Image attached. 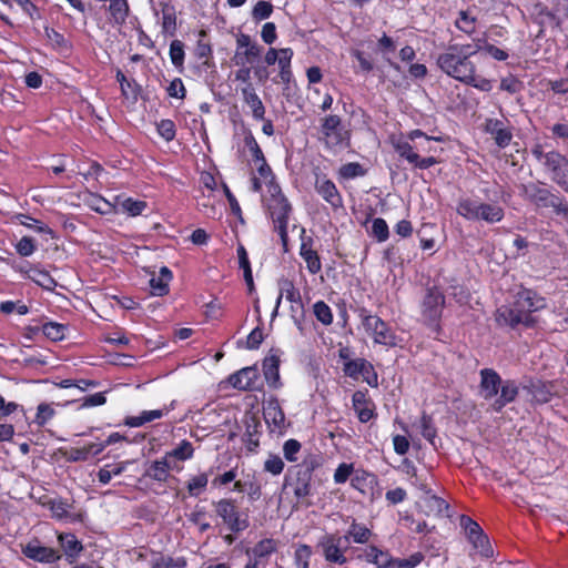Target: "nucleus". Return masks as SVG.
Returning <instances> with one entry per match:
<instances>
[{"label":"nucleus","mask_w":568,"mask_h":568,"mask_svg":"<svg viewBox=\"0 0 568 568\" xmlns=\"http://www.w3.org/2000/svg\"><path fill=\"white\" fill-rule=\"evenodd\" d=\"M481 39L476 44L470 43L449 44L444 52L437 57L438 68L452 79L463 84L473 87L483 92H489L493 89L490 80L477 74V65L473 57L481 49Z\"/></svg>","instance_id":"1"},{"label":"nucleus","mask_w":568,"mask_h":568,"mask_svg":"<svg viewBox=\"0 0 568 568\" xmlns=\"http://www.w3.org/2000/svg\"><path fill=\"white\" fill-rule=\"evenodd\" d=\"M433 141H442L440 138H435L426 134L420 129H415L402 134L398 138H392L390 142L397 155L407 161L413 169L427 170L440 161L434 155L420 156L418 152L433 153L436 149L433 148Z\"/></svg>","instance_id":"2"},{"label":"nucleus","mask_w":568,"mask_h":568,"mask_svg":"<svg viewBox=\"0 0 568 568\" xmlns=\"http://www.w3.org/2000/svg\"><path fill=\"white\" fill-rule=\"evenodd\" d=\"M545 306V297L531 288L521 287L514 295L510 306H503L497 310L496 321L510 327H516L519 324L534 327L536 320L532 313L542 310Z\"/></svg>","instance_id":"3"},{"label":"nucleus","mask_w":568,"mask_h":568,"mask_svg":"<svg viewBox=\"0 0 568 568\" xmlns=\"http://www.w3.org/2000/svg\"><path fill=\"white\" fill-rule=\"evenodd\" d=\"M213 507L216 516L230 532L241 534L250 527L248 509H241L235 498H221L213 501Z\"/></svg>","instance_id":"4"},{"label":"nucleus","mask_w":568,"mask_h":568,"mask_svg":"<svg viewBox=\"0 0 568 568\" xmlns=\"http://www.w3.org/2000/svg\"><path fill=\"white\" fill-rule=\"evenodd\" d=\"M362 326L373 342L388 348L396 347L397 335L395 331L378 315H373L366 307H361L357 311Z\"/></svg>","instance_id":"5"},{"label":"nucleus","mask_w":568,"mask_h":568,"mask_svg":"<svg viewBox=\"0 0 568 568\" xmlns=\"http://www.w3.org/2000/svg\"><path fill=\"white\" fill-rule=\"evenodd\" d=\"M457 213L469 221H485L494 224L504 220L505 210L497 203L477 202L471 199H462L457 203Z\"/></svg>","instance_id":"6"},{"label":"nucleus","mask_w":568,"mask_h":568,"mask_svg":"<svg viewBox=\"0 0 568 568\" xmlns=\"http://www.w3.org/2000/svg\"><path fill=\"white\" fill-rule=\"evenodd\" d=\"M446 297L440 287L433 285L426 288L420 304L422 322L433 332L439 333Z\"/></svg>","instance_id":"7"},{"label":"nucleus","mask_w":568,"mask_h":568,"mask_svg":"<svg viewBox=\"0 0 568 568\" xmlns=\"http://www.w3.org/2000/svg\"><path fill=\"white\" fill-rule=\"evenodd\" d=\"M520 195L539 209H552L558 215H568V205L564 199L537 183L521 184Z\"/></svg>","instance_id":"8"},{"label":"nucleus","mask_w":568,"mask_h":568,"mask_svg":"<svg viewBox=\"0 0 568 568\" xmlns=\"http://www.w3.org/2000/svg\"><path fill=\"white\" fill-rule=\"evenodd\" d=\"M267 192L270 196L266 200V212L273 225L288 224L293 207L282 192L280 184L276 181H267Z\"/></svg>","instance_id":"9"},{"label":"nucleus","mask_w":568,"mask_h":568,"mask_svg":"<svg viewBox=\"0 0 568 568\" xmlns=\"http://www.w3.org/2000/svg\"><path fill=\"white\" fill-rule=\"evenodd\" d=\"M459 526L473 549L484 558L493 557L494 550L489 537L476 520L468 515H462L459 517Z\"/></svg>","instance_id":"10"},{"label":"nucleus","mask_w":568,"mask_h":568,"mask_svg":"<svg viewBox=\"0 0 568 568\" xmlns=\"http://www.w3.org/2000/svg\"><path fill=\"white\" fill-rule=\"evenodd\" d=\"M320 132L321 140L329 149L339 146L347 139V132L344 130L339 115L329 114L321 120Z\"/></svg>","instance_id":"11"},{"label":"nucleus","mask_w":568,"mask_h":568,"mask_svg":"<svg viewBox=\"0 0 568 568\" xmlns=\"http://www.w3.org/2000/svg\"><path fill=\"white\" fill-rule=\"evenodd\" d=\"M314 190L333 211L344 207L343 196L327 174L314 172Z\"/></svg>","instance_id":"12"},{"label":"nucleus","mask_w":568,"mask_h":568,"mask_svg":"<svg viewBox=\"0 0 568 568\" xmlns=\"http://www.w3.org/2000/svg\"><path fill=\"white\" fill-rule=\"evenodd\" d=\"M544 166L551 180L568 193V159L557 151H549Z\"/></svg>","instance_id":"13"},{"label":"nucleus","mask_w":568,"mask_h":568,"mask_svg":"<svg viewBox=\"0 0 568 568\" xmlns=\"http://www.w3.org/2000/svg\"><path fill=\"white\" fill-rule=\"evenodd\" d=\"M300 256L306 264V270L311 275H316L322 271V261L316 248V241L313 236L306 235V230L301 229Z\"/></svg>","instance_id":"14"},{"label":"nucleus","mask_w":568,"mask_h":568,"mask_svg":"<svg viewBox=\"0 0 568 568\" xmlns=\"http://www.w3.org/2000/svg\"><path fill=\"white\" fill-rule=\"evenodd\" d=\"M525 389L531 396V402L537 405L547 404L554 397L560 396L557 381L530 379Z\"/></svg>","instance_id":"15"},{"label":"nucleus","mask_w":568,"mask_h":568,"mask_svg":"<svg viewBox=\"0 0 568 568\" xmlns=\"http://www.w3.org/2000/svg\"><path fill=\"white\" fill-rule=\"evenodd\" d=\"M484 132L494 140L499 149H506L513 140V128L508 120L488 118L484 123Z\"/></svg>","instance_id":"16"},{"label":"nucleus","mask_w":568,"mask_h":568,"mask_svg":"<svg viewBox=\"0 0 568 568\" xmlns=\"http://www.w3.org/2000/svg\"><path fill=\"white\" fill-rule=\"evenodd\" d=\"M264 420L271 433L283 435L286 433L288 424L285 420V414L276 397H270L263 408Z\"/></svg>","instance_id":"17"},{"label":"nucleus","mask_w":568,"mask_h":568,"mask_svg":"<svg viewBox=\"0 0 568 568\" xmlns=\"http://www.w3.org/2000/svg\"><path fill=\"white\" fill-rule=\"evenodd\" d=\"M21 552L28 559L41 564H54L62 557L59 550L42 546L38 539H33L22 546Z\"/></svg>","instance_id":"18"},{"label":"nucleus","mask_w":568,"mask_h":568,"mask_svg":"<svg viewBox=\"0 0 568 568\" xmlns=\"http://www.w3.org/2000/svg\"><path fill=\"white\" fill-rule=\"evenodd\" d=\"M182 469L183 466L178 463H171L165 456H163L146 464L143 477L163 484L170 478L171 470L179 473Z\"/></svg>","instance_id":"19"},{"label":"nucleus","mask_w":568,"mask_h":568,"mask_svg":"<svg viewBox=\"0 0 568 568\" xmlns=\"http://www.w3.org/2000/svg\"><path fill=\"white\" fill-rule=\"evenodd\" d=\"M352 405L361 423L365 424L377 417L376 405L366 388L353 393Z\"/></svg>","instance_id":"20"},{"label":"nucleus","mask_w":568,"mask_h":568,"mask_svg":"<svg viewBox=\"0 0 568 568\" xmlns=\"http://www.w3.org/2000/svg\"><path fill=\"white\" fill-rule=\"evenodd\" d=\"M280 349L271 348L262 363L264 378L272 389H280L283 386L280 376Z\"/></svg>","instance_id":"21"},{"label":"nucleus","mask_w":568,"mask_h":568,"mask_svg":"<svg viewBox=\"0 0 568 568\" xmlns=\"http://www.w3.org/2000/svg\"><path fill=\"white\" fill-rule=\"evenodd\" d=\"M479 393L485 400L495 399L503 386L504 379L494 368H483L479 372Z\"/></svg>","instance_id":"22"},{"label":"nucleus","mask_w":568,"mask_h":568,"mask_svg":"<svg viewBox=\"0 0 568 568\" xmlns=\"http://www.w3.org/2000/svg\"><path fill=\"white\" fill-rule=\"evenodd\" d=\"M262 48L251 40V37L245 33H240L236 38V64L244 65L252 63L261 54Z\"/></svg>","instance_id":"23"},{"label":"nucleus","mask_w":568,"mask_h":568,"mask_svg":"<svg viewBox=\"0 0 568 568\" xmlns=\"http://www.w3.org/2000/svg\"><path fill=\"white\" fill-rule=\"evenodd\" d=\"M115 80L120 84L121 95L130 105H135L142 98L143 89L133 78H126L121 69L115 72Z\"/></svg>","instance_id":"24"},{"label":"nucleus","mask_w":568,"mask_h":568,"mask_svg":"<svg viewBox=\"0 0 568 568\" xmlns=\"http://www.w3.org/2000/svg\"><path fill=\"white\" fill-rule=\"evenodd\" d=\"M258 371L254 366L241 368L236 373L230 375V384L239 390H255L258 381Z\"/></svg>","instance_id":"25"},{"label":"nucleus","mask_w":568,"mask_h":568,"mask_svg":"<svg viewBox=\"0 0 568 568\" xmlns=\"http://www.w3.org/2000/svg\"><path fill=\"white\" fill-rule=\"evenodd\" d=\"M422 511L428 517H449V504L442 497L426 490V495L420 500Z\"/></svg>","instance_id":"26"},{"label":"nucleus","mask_w":568,"mask_h":568,"mask_svg":"<svg viewBox=\"0 0 568 568\" xmlns=\"http://www.w3.org/2000/svg\"><path fill=\"white\" fill-rule=\"evenodd\" d=\"M519 395V385L515 379H504L498 395L495 397L491 408L500 413L507 405L514 403Z\"/></svg>","instance_id":"27"},{"label":"nucleus","mask_w":568,"mask_h":568,"mask_svg":"<svg viewBox=\"0 0 568 568\" xmlns=\"http://www.w3.org/2000/svg\"><path fill=\"white\" fill-rule=\"evenodd\" d=\"M343 538L344 537L336 535H326L322 539L321 546L323 548V555L326 561L338 565H344L347 562V559L341 549V541Z\"/></svg>","instance_id":"28"},{"label":"nucleus","mask_w":568,"mask_h":568,"mask_svg":"<svg viewBox=\"0 0 568 568\" xmlns=\"http://www.w3.org/2000/svg\"><path fill=\"white\" fill-rule=\"evenodd\" d=\"M351 486L362 495H374V490L378 486V477L363 468L356 469L351 478Z\"/></svg>","instance_id":"29"},{"label":"nucleus","mask_w":568,"mask_h":568,"mask_svg":"<svg viewBox=\"0 0 568 568\" xmlns=\"http://www.w3.org/2000/svg\"><path fill=\"white\" fill-rule=\"evenodd\" d=\"M244 425L243 443L248 452L254 453L260 447L262 424L255 415H248L244 418Z\"/></svg>","instance_id":"30"},{"label":"nucleus","mask_w":568,"mask_h":568,"mask_svg":"<svg viewBox=\"0 0 568 568\" xmlns=\"http://www.w3.org/2000/svg\"><path fill=\"white\" fill-rule=\"evenodd\" d=\"M240 92L244 103L250 108L253 119L264 120L266 109L256 93L255 87H240Z\"/></svg>","instance_id":"31"},{"label":"nucleus","mask_w":568,"mask_h":568,"mask_svg":"<svg viewBox=\"0 0 568 568\" xmlns=\"http://www.w3.org/2000/svg\"><path fill=\"white\" fill-rule=\"evenodd\" d=\"M313 476L295 466L294 478L290 485L294 496L301 500L312 495Z\"/></svg>","instance_id":"32"},{"label":"nucleus","mask_w":568,"mask_h":568,"mask_svg":"<svg viewBox=\"0 0 568 568\" xmlns=\"http://www.w3.org/2000/svg\"><path fill=\"white\" fill-rule=\"evenodd\" d=\"M58 540L68 562H75L83 550L82 542L77 538L74 534L71 532L60 534Z\"/></svg>","instance_id":"33"},{"label":"nucleus","mask_w":568,"mask_h":568,"mask_svg":"<svg viewBox=\"0 0 568 568\" xmlns=\"http://www.w3.org/2000/svg\"><path fill=\"white\" fill-rule=\"evenodd\" d=\"M151 568H186L187 559L184 556L172 557L161 551L150 549Z\"/></svg>","instance_id":"34"},{"label":"nucleus","mask_w":568,"mask_h":568,"mask_svg":"<svg viewBox=\"0 0 568 568\" xmlns=\"http://www.w3.org/2000/svg\"><path fill=\"white\" fill-rule=\"evenodd\" d=\"M173 278L172 271L168 266H162L158 275L150 278L151 293L154 296H164L170 291V282Z\"/></svg>","instance_id":"35"},{"label":"nucleus","mask_w":568,"mask_h":568,"mask_svg":"<svg viewBox=\"0 0 568 568\" xmlns=\"http://www.w3.org/2000/svg\"><path fill=\"white\" fill-rule=\"evenodd\" d=\"M282 297H285L292 304L298 305L301 308L303 307V301L301 296V292L295 287L294 283L291 280H284L280 283V295L276 300V306L274 313H276L278 305L281 304Z\"/></svg>","instance_id":"36"},{"label":"nucleus","mask_w":568,"mask_h":568,"mask_svg":"<svg viewBox=\"0 0 568 568\" xmlns=\"http://www.w3.org/2000/svg\"><path fill=\"white\" fill-rule=\"evenodd\" d=\"M164 456L171 462H186L193 458L194 447L193 444L186 439L181 440L176 447L166 452Z\"/></svg>","instance_id":"37"},{"label":"nucleus","mask_w":568,"mask_h":568,"mask_svg":"<svg viewBox=\"0 0 568 568\" xmlns=\"http://www.w3.org/2000/svg\"><path fill=\"white\" fill-rule=\"evenodd\" d=\"M424 560V555L420 551L412 554L408 558H394L388 556V559L382 564L383 568H415Z\"/></svg>","instance_id":"38"},{"label":"nucleus","mask_w":568,"mask_h":568,"mask_svg":"<svg viewBox=\"0 0 568 568\" xmlns=\"http://www.w3.org/2000/svg\"><path fill=\"white\" fill-rule=\"evenodd\" d=\"M277 551V541L273 538H264L256 542L252 549H247L246 554H252L253 558L257 561L267 559L271 555Z\"/></svg>","instance_id":"39"},{"label":"nucleus","mask_w":568,"mask_h":568,"mask_svg":"<svg viewBox=\"0 0 568 568\" xmlns=\"http://www.w3.org/2000/svg\"><path fill=\"white\" fill-rule=\"evenodd\" d=\"M478 19L471 14L469 9L460 10L454 22L455 27L466 36L470 37L476 32Z\"/></svg>","instance_id":"40"},{"label":"nucleus","mask_w":568,"mask_h":568,"mask_svg":"<svg viewBox=\"0 0 568 568\" xmlns=\"http://www.w3.org/2000/svg\"><path fill=\"white\" fill-rule=\"evenodd\" d=\"M43 505L51 511L52 518L58 520L68 518L72 508V504L62 497L50 498Z\"/></svg>","instance_id":"41"},{"label":"nucleus","mask_w":568,"mask_h":568,"mask_svg":"<svg viewBox=\"0 0 568 568\" xmlns=\"http://www.w3.org/2000/svg\"><path fill=\"white\" fill-rule=\"evenodd\" d=\"M109 13L116 26H123L130 13L128 0H110Z\"/></svg>","instance_id":"42"},{"label":"nucleus","mask_w":568,"mask_h":568,"mask_svg":"<svg viewBox=\"0 0 568 568\" xmlns=\"http://www.w3.org/2000/svg\"><path fill=\"white\" fill-rule=\"evenodd\" d=\"M55 416L57 410L53 404L42 402L37 406L34 418L29 424H34L38 428H44Z\"/></svg>","instance_id":"43"},{"label":"nucleus","mask_w":568,"mask_h":568,"mask_svg":"<svg viewBox=\"0 0 568 568\" xmlns=\"http://www.w3.org/2000/svg\"><path fill=\"white\" fill-rule=\"evenodd\" d=\"M207 32L205 30L199 31V40L194 48V55L197 60L202 61L203 64L209 65V61L213 57V49L209 41H205Z\"/></svg>","instance_id":"44"},{"label":"nucleus","mask_w":568,"mask_h":568,"mask_svg":"<svg viewBox=\"0 0 568 568\" xmlns=\"http://www.w3.org/2000/svg\"><path fill=\"white\" fill-rule=\"evenodd\" d=\"M372 537V530L363 524H358L355 519L351 524L344 539L348 541L349 538L356 544H366Z\"/></svg>","instance_id":"45"},{"label":"nucleus","mask_w":568,"mask_h":568,"mask_svg":"<svg viewBox=\"0 0 568 568\" xmlns=\"http://www.w3.org/2000/svg\"><path fill=\"white\" fill-rule=\"evenodd\" d=\"M161 14V32L164 36L173 37L178 31V12L175 6L163 10Z\"/></svg>","instance_id":"46"},{"label":"nucleus","mask_w":568,"mask_h":568,"mask_svg":"<svg viewBox=\"0 0 568 568\" xmlns=\"http://www.w3.org/2000/svg\"><path fill=\"white\" fill-rule=\"evenodd\" d=\"M367 170L358 162H348L339 166L337 176L339 181H348L364 176Z\"/></svg>","instance_id":"47"},{"label":"nucleus","mask_w":568,"mask_h":568,"mask_svg":"<svg viewBox=\"0 0 568 568\" xmlns=\"http://www.w3.org/2000/svg\"><path fill=\"white\" fill-rule=\"evenodd\" d=\"M169 55L172 64L182 72L184 70V43L178 39L172 40L170 43Z\"/></svg>","instance_id":"48"},{"label":"nucleus","mask_w":568,"mask_h":568,"mask_svg":"<svg viewBox=\"0 0 568 568\" xmlns=\"http://www.w3.org/2000/svg\"><path fill=\"white\" fill-rule=\"evenodd\" d=\"M209 476L206 473L191 477L186 483V489L191 497L200 496L207 487Z\"/></svg>","instance_id":"49"},{"label":"nucleus","mask_w":568,"mask_h":568,"mask_svg":"<svg viewBox=\"0 0 568 568\" xmlns=\"http://www.w3.org/2000/svg\"><path fill=\"white\" fill-rule=\"evenodd\" d=\"M68 326L57 322H47L42 325L43 335L52 342H60L65 337Z\"/></svg>","instance_id":"50"},{"label":"nucleus","mask_w":568,"mask_h":568,"mask_svg":"<svg viewBox=\"0 0 568 568\" xmlns=\"http://www.w3.org/2000/svg\"><path fill=\"white\" fill-rule=\"evenodd\" d=\"M119 206L123 213H126L130 216H138L148 207V203L142 200L125 197L119 202Z\"/></svg>","instance_id":"51"},{"label":"nucleus","mask_w":568,"mask_h":568,"mask_svg":"<svg viewBox=\"0 0 568 568\" xmlns=\"http://www.w3.org/2000/svg\"><path fill=\"white\" fill-rule=\"evenodd\" d=\"M19 219H20L21 225H23L28 229L34 230L38 233L47 234L51 239L55 237L54 231L47 224L40 222L39 220H37L30 215H26V214H21Z\"/></svg>","instance_id":"52"},{"label":"nucleus","mask_w":568,"mask_h":568,"mask_svg":"<svg viewBox=\"0 0 568 568\" xmlns=\"http://www.w3.org/2000/svg\"><path fill=\"white\" fill-rule=\"evenodd\" d=\"M44 34L54 50H69L71 48L65 37L54 28L44 27Z\"/></svg>","instance_id":"53"},{"label":"nucleus","mask_w":568,"mask_h":568,"mask_svg":"<svg viewBox=\"0 0 568 568\" xmlns=\"http://www.w3.org/2000/svg\"><path fill=\"white\" fill-rule=\"evenodd\" d=\"M313 313L318 322L328 326L333 323V313L331 307L324 301H317L313 305Z\"/></svg>","instance_id":"54"},{"label":"nucleus","mask_w":568,"mask_h":568,"mask_svg":"<svg viewBox=\"0 0 568 568\" xmlns=\"http://www.w3.org/2000/svg\"><path fill=\"white\" fill-rule=\"evenodd\" d=\"M34 275L29 276L36 284L44 290L53 291L57 287V281L47 270H34Z\"/></svg>","instance_id":"55"},{"label":"nucleus","mask_w":568,"mask_h":568,"mask_svg":"<svg viewBox=\"0 0 568 568\" xmlns=\"http://www.w3.org/2000/svg\"><path fill=\"white\" fill-rule=\"evenodd\" d=\"M244 144L248 149L251 156H252V161L255 163V165L258 163H262L263 160H266L261 146L258 145V143H257L255 136L252 134V132H248L244 136Z\"/></svg>","instance_id":"56"},{"label":"nucleus","mask_w":568,"mask_h":568,"mask_svg":"<svg viewBox=\"0 0 568 568\" xmlns=\"http://www.w3.org/2000/svg\"><path fill=\"white\" fill-rule=\"evenodd\" d=\"M285 464L283 459L276 454H268L263 464V469L273 476H278L283 473Z\"/></svg>","instance_id":"57"},{"label":"nucleus","mask_w":568,"mask_h":568,"mask_svg":"<svg viewBox=\"0 0 568 568\" xmlns=\"http://www.w3.org/2000/svg\"><path fill=\"white\" fill-rule=\"evenodd\" d=\"M499 89L509 94H516L524 90V82L514 74L501 78Z\"/></svg>","instance_id":"58"},{"label":"nucleus","mask_w":568,"mask_h":568,"mask_svg":"<svg viewBox=\"0 0 568 568\" xmlns=\"http://www.w3.org/2000/svg\"><path fill=\"white\" fill-rule=\"evenodd\" d=\"M301 449L302 444L295 438H290L283 444V456L287 462L295 463L298 459Z\"/></svg>","instance_id":"59"},{"label":"nucleus","mask_w":568,"mask_h":568,"mask_svg":"<svg viewBox=\"0 0 568 568\" xmlns=\"http://www.w3.org/2000/svg\"><path fill=\"white\" fill-rule=\"evenodd\" d=\"M14 247L20 256L28 257L37 251V242L31 236H22Z\"/></svg>","instance_id":"60"},{"label":"nucleus","mask_w":568,"mask_h":568,"mask_svg":"<svg viewBox=\"0 0 568 568\" xmlns=\"http://www.w3.org/2000/svg\"><path fill=\"white\" fill-rule=\"evenodd\" d=\"M156 131L161 138L166 142L175 139L176 126L175 123L170 119H163L156 124Z\"/></svg>","instance_id":"61"},{"label":"nucleus","mask_w":568,"mask_h":568,"mask_svg":"<svg viewBox=\"0 0 568 568\" xmlns=\"http://www.w3.org/2000/svg\"><path fill=\"white\" fill-rule=\"evenodd\" d=\"M365 361L366 358L359 357L345 362L343 365L344 375L353 379H358L362 368L365 365Z\"/></svg>","instance_id":"62"},{"label":"nucleus","mask_w":568,"mask_h":568,"mask_svg":"<svg viewBox=\"0 0 568 568\" xmlns=\"http://www.w3.org/2000/svg\"><path fill=\"white\" fill-rule=\"evenodd\" d=\"M372 235L378 242H385L389 237V229L386 221L382 217H376L372 223Z\"/></svg>","instance_id":"63"},{"label":"nucleus","mask_w":568,"mask_h":568,"mask_svg":"<svg viewBox=\"0 0 568 568\" xmlns=\"http://www.w3.org/2000/svg\"><path fill=\"white\" fill-rule=\"evenodd\" d=\"M273 4L268 1L261 0L256 2L252 10V18L255 21H262L271 17Z\"/></svg>","instance_id":"64"}]
</instances>
